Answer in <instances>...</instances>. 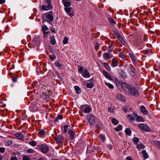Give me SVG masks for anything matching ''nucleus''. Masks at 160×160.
Listing matches in <instances>:
<instances>
[{"mask_svg":"<svg viewBox=\"0 0 160 160\" xmlns=\"http://www.w3.org/2000/svg\"><path fill=\"white\" fill-rule=\"evenodd\" d=\"M46 2L48 3V5H42L40 7V9L41 10L47 11L50 8V0H46Z\"/></svg>","mask_w":160,"mask_h":160,"instance_id":"nucleus-9","label":"nucleus"},{"mask_svg":"<svg viewBox=\"0 0 160 160\" xmlns=\"http://www.w3.org/2000/svg\"><path fill=\"white\" fill-rule=\"evenodd\" d=\"M108 50L111 52L112 50V48H111V47H108Z\"/></svg>","mask_w":160,"mask_h":160,"instance_id":"nucleus-63","label":"nucleus"},{"mask_svg":"<svg viewBox=\"0 0 160 160\" xmlns=\"http://www.w3.org/2000/svg\"><path fill=\"white\" fill-rule=\"evenodd\" d=\"M45 68L46 70L44 72V73L45 74H47V75H49L48 74L49 73V70L48 69V70L47 68H48V69L49 68V65H48L47 67L46 65L45 66Z\"/></svg>","mask_w":160,"mask_h":160,"instance_id":"nucleus-39","label":"nucleus"},{"mask_svg":"<svg viewBox=\"0 0 160 160\" xmlns=\"http://www.w3.org/2000/svg\"><path fill=\"white\" fill-rule=\"evenodd\" d=\"M108 112L111 113L113 112V109L112 107H109L108 108Z\"/></svg>","mask_w":160,"mask_h":160,"instance_id":"nucleus-50","label":"nucleus"},{"mask_svg":"<svg viewBox=\"0 0 160 160\" xmlns=\"http://www.w3.org/2000/svg\"><path fill=\"white\" fill-rule=\"evenodd\" d=\"M122 126L119 124L115 128V130L116 131H118L122 130Z\"/></svg>","mask_w":160,"mask_h":160,"instance_id":"nucleus-33","label":"nucleus"},{"mask_svg":"<svg viewBox=\"0 0 160 160\" xmlns=\"http://www.w3.org/2000/svg\"><path fill=\"white\" fill-rule=\"evenodd\" d=\"M101 139L102 140V141H103L105 140V137L104 136H102L101 137Z\"/></svg>","mask_w":160,"mask_h":160,"instance_id":"nucleus-62","label":"nucleus"},{"mask_svg":"<svg viewBox=\"0 0 160 160\" xmlns=\"http://www.w3.org/2000/svg\"><path fill=\"white\" fill-rule=\"evenodd\" d=\"M42 30L43 38L45 39H47L50 35V32L48 28L46 25H44L42 26Z\"/></svg>","mask_w":160,"mask_h":160,"instance_id":"nucleus-2","label":"nucleus"},{"mask_svg":"<svg viewBox=\"0 0 160 160\" xmlns=\"http://www.w3.org/2000/svg\"><path fill=\"white\" fill-rule=\"evenodd\" d=\"M158 67L159 68V72L160 73V62H159L158 64Z\"/></svg>","mask_w":160,"mask_h":160,"instance_id":"nucleus-64","label":"nucleus"},{"mask_svg":"<svg viewBox=\"0 0 160 160\" xmlns=\"http://www.w3.org/2000/svg\"><path fill=\"white\" fill-rule=\"evenodd\" d=\"M74 88L77 93L79 94L81 92L80 89L78 86H76L74 87Z\"/></svg>","mask_w":160,"mask_h":160,"instance_id":"nucleus-31","label":"nucleus"},{"mask_svg":"<svg viewBox=\"0 0 160 160\" xmlns=\"http://www.w3.org/2000/svg\"><path fill=\"white\" fill-rule=\"evenodd\" d=\"M39 149L43 153H47L49 151V147L44 144H42L39 147Z\"/></svg>","mask_w":160,"mask_h":160,"instance_id":"nucleus-11","label":"nucleus"},{"mask_svg":"<svg viewBox=\"0 0 160 160\" xmlns=\"http://www.w3.org/2000/svg\"><path fill=\"white\" fill-rule=\"evenodd\" d=\"M157 143L158 145V147L160 148V142L158 141L157 142Z\"/></svg>","mask_w":160,"mask_h":160,"instance_id":"nucleus-60","label":"nucleus"},{"mask_svg":"<svg viewBox=\"0 0 160 160\" xmlns=\"http://www.w3.org/2000/svg\"><path fill=\"white\" fill-rule=\"evenodd\" d=\"M56 58V57L55 55L52 54L51 55V59L52 61L54 60Z\"/></svg>","mask_w":160,"mask_h":160,"instance_id":"nucleus-47","label":"nucleus"},{"mask_svg":"<svg viewBox=\"0 0 160 160\" xmlns=\"http://www.w3.org/2000/svg\"><path fill=\"white\" fill-rule=\"evenodd\" d=\"M64 10L67 14L70 17L74 16V9L72 7L64 8Z\"/></svg>","mask_w":160,"mask_h":160,"instance_id":"nucleus-6","label":"nucleus"},{"mask_svg":"<svg viewBox=\"0 0 160 160\" xmlns=\"http://www.w3.org/2000/svg\"><path fill=\"white\" fill-rule=\"evenodd\" d=\"M141 153L143 156L144 159H146L149 158V155L145 150H142Z\"/></svg>","mask_w":160,"mask_h":160,"instance_id":"nucleus-23","label":"nucleus"},{"mask_svg":"<svg viewBox=\"0 0 160 160\" xmlns=\"http://www.w3.org/2000/svg\"><path fill=\"white\" fill-rule=\"evenodd\" d=\"M27 152H28V153H32L35 152V151L32 149H29L27 150Z\"/></svg>","mask_w":160,"mask_h":160,"instance_id":"nucleus-46","label":"nucleus"},{"mask_svg":"<svg viewBox=\"0 0 160 160\" xmlns=\"http://www.w3.org/2000/svg\"><path fill=\"white\" fill-rule=\"evenodd\" d=\"M92 82L88 83H87V87L88 88H91L93 87Z\"/></svg>","mask_w":160,"mask_h":160,"instance_id":"nucleus-40","label":"nucleus"},{"mask_svg":"<svg viewBox=\"0 0 160 160\" xmlns=\"http://www.w3.org/2000/svg\"><path fill=\"white\" fill-rule=\"evenodd\" d=\"M127 94L133 96L137 97L139 95L138 90L137 88L131 86Z\"/></svg>","mask_w":160,"mask_h":160,"instance_id":"nucleus-3","label":"nucleus"},{"mask_svg":"<svg viewBox=\"0 0 160 160\" xmlns=\"http://www.w3.org/2000/svg\"><path fill=\"white\" fill-rule=\"evenodd\" d=\"M126 160H132V158L130 156L127 157L126 158Z\"/></svg>","mask_w":160,"mask_h":160,"instance_id":"nucleus-56","label":"nucleus"},{"mask_svg":"<svg viewBox=\"0 0 160 160\" xmlns=\"http://www.w3.org/2000/svg\"><path fill=\"white\" fill-rule=\"evenodd\" d=\"M55 64L57 67H58L59 68H61L62 67V64H61L60 63H58L57 62H55Z\"/></svg>","mask_w":160,"mask_h":160,"instance_id":"nucleus-41","label":"nucleus"},{"mask_svg":"<svg viewBox=\"0 0 160 160\" xmlns=\"http://www.w3.org/2000/svg\"><path fill=\"white\" fill-rule=\"evenodd\" d=\"M68 38L67 37H65L64 38L63 40V43L64 44H66L68 43Z\"/></svg>","mask_w":160,"mask_h":160,"instance_id":"nucleus-37","label":"nucleus"},{"mask_svg":"<svg viewBox=\"0 0 160 160\" xmlns=\"http://www.w3.org/2000/svg\"><path fill=\"white\" fill-rule=\"evenodd\" d=\"M114 34L117 37L118 40L124 45L126 44V42L123 39L122 37L120 35V34L117 31L114 32Z\"/></svg>","mask_w":160,"mask_h":160,"instance_id":"nucleus-10","label":"nucleus"},{"mask_svg":"<svg viewBox=\"0 0 160 160\" xmlns=\"http://www.w3.org/2000/svg\"><path fill=\"white\" fill-rule=\"evenodd\" d=\"M57 143L59 144L63 142L64 140L63 138L61 136H59L55 139Z\"/></svg>","mask_w":160,"mask_h":160,"instance_id":"nucleus-16","label":"nucleus"},{"mask_svg":"<svg viewBox=\"0 0 160 160\" xmlns=\"http://www.w3.org/2000/svg\"><path fill=\"white\" fill-rule=\"evenodd\" d=\"M133 141L135 144L137 145L139 141V139L137 138H134L133 139Z\"/></svg>","mask_w":160,"mask_h":160,"instance_id":"nucleus-36","label":"nucleus"},{"mask_svg":"<svg viewBox=\"0 0 160 160\" xmlns=\"http://www.w3.org/2000/svg\"><path fill=\"white\" fill-rule=\"evenodd\" d=\"M125 132L126 135L128 136H131V135L132 131L129 128H126L125 130Z\"/></svg>","mask_w":160,"mask_h":160,"instance_id":"nucleus-28","label":"nucleus"},{"mask_svg":"<svg viewBox=\"0 0 160 160\" xmlns=\"http://www.w3.org/2000/svg\"><path fill=\"white\" fill-rule=\"evenodd\" d=\"M134 115L136 116V120L138 122H143L145 121L144 119L141 116H138L137 114L135 113H134Z\"/></svg>","mask_w":160,"mask_h":160,"instance_id":"nucleus-19","label":"nucleus"},{"mask_svg":"<svg viewBox=\"0 0 160 160\" xmlns=\"http://www.w3.org/2000/svg\"><path fill=\"white\" fill-rule=\"evenodd\" d=\"M5 0H0V4H2L5 2Z\"/></svg>","mask_w":160,"mask_h":160,"instance_id":"nucleus-57","label":"nucleus"},{"mask_svg":"<svg viewBox=\"0 0 160 160\" xmlns=\"http://www.w3.org/2000/svg\"><path fill=\"white\" fill-rule=\"evenodd\" d=\"M39 133L40 135H43L45 133V131L42 129L39 131Z\"/></svg>","mask_w":160,"mask_h":160,"instance_id":"nucleus-48","label":"nucleus"},{"mask_svg":"<svg viewBox=\"0 0 160 160\" xmlns=\"http://www.w3.org/2000/svg\"><path fill=\"white\" fill-rule=\"evenodd\" d=\"M29 143L30 145L33 147H34L36 145V142L34 141H32L29 142Z\"/></svg>","mask_w":160,"mask_h":160,"instance_id":"nucleus-38","label":"nucleus"},{"mask_svg":"<svg viewBox=\"0 0 160 160\" xmlns=\"http://www.w3.org/2000/svg\"><path fill=\"white\" fill-rule=\"evenodd\" d=\"M82 75L84 78H89L90 76L89 72H88L87 70L85 68L84 69V70L82 74Z\"/></svg>","mask_w":160,"mask_h":160,"instance_id":"nucleus-20","label":"nucleus"},{"mask_svg":"<svg viewBox=\"0 0 160 160\" xmlns=\"http://www.w3.org/2000/svg\"><path fill=\"white\" fill-rule=\"evenodd\" d=\"M112 55L110 53L104 52L103 54V58L106 60H108L112 58Z\"/></svg>","mask_w":160,"mask_h":160,"instance_id":"nucleus-14","label":"nucleus"},{"mask_svg":"<svg viewBox=\"0 0 160 160\" xmlns=\"http://www.w3.org/2000/svg\"><path fill=\"white\" fill-rule=\"evenodd\" d=\"M105 84L106 86L108 87L109 89H113L114 88V86L112 84L109 83L105 82Z\"/></svg>","mask_w":160,"mask_h":160,"instance_id":"nucleus-32","label":"nucleus"},{"mask_svg":"<svg viewBox=\"0 0 160 160\" xmlns=\"http://www.w3.org/2000/svg\"><path fill=\"white\" fill-rule=\"evenodd\" d=\"M118 60L116 58H113L111 61V65L112 67H115L118 65Z\"/></svg>","mask_w":160,"mask_h":160,"instance_id":"nucleus-15","label":"nucleus"},{"mask_svg":"<svg viewBox=\"0 0 160 160\" xmlns=\"http://www.w3.org/2000/svg\"><path fill=\"white\" fill-rule=\"evenodd\" d=\"M112 123L114 125H116L119 122L118 121L114 118H112Z\"/></svg>","mask_w":160,"mask_h":160,"instance_id":"nucleus-35","label":"nucleus"},{"mask_svg":"<svg viewBox=\"0 0 160 160\" xmlns=\"http://www.w3.org/2000/svg\"><path fill=\"white\" fill-rule=\"evenodd\" d=\"M23 160H29V159L27 157L25 156L23 157Z\"/></svg>","mask_w":160,"mask_h":160,"instance_id":"nucleus-55","label":"nucleus"},{"mask_svg":"<svg viewBox=\"0 0 160 160\" xmlns=\"http://www.w3.org/2000/svg\"><path fill=\"white\" fill-rule=\"evenodd\" d=\"M15 136L18 139L22 140L23 139V136L22 133H17L15 134Z\"/></svg>","mask_w":160,"mask_h":160,"instance_id":"nucleus-26","label":"nucleus"},{"mask_svg":"<svg viewBox=\"0 0 160 160\" xmlns=\"http://www.w3.org/2000/svg\"><path fill=\"white\" fill-rule=\"evenodd\" d=\"M17 78L16 77H13L12 78V80L13 82H16L17 81Z\"/></svg>","mask_w":160,"mask_h":160,"instance_id":"nucleus-51","label":"nucleus"},{"mask_svg":"<svg viewBox=\"0 0 160 160\" xmlns=\"http://www.w3.org/2000/svg\"><path fill=\"white\" fill-rule=\"evenodd\" d=\"M83 67H81L78 69V72L81 73V74L83 72Z\"/></svg>","mask_w":160,"mask_h":160,"instance_id":"nucleus-42","label":"nucleus"},{"mask_svg":"<svg viewBox=\"0 0 160 160\" xmlns=\"http://www.w3.org/2000/svg\"><path fill=\"white\" fill-rule=\"evenodd\" d=\"M62 2L64 6V8L70 7L72 3L71 0H62Z\"/></svg>","mask_w":160,"mask_h":160,"instance_id":"nucleus-13","label":"nucleus"},{"mask_svg":"<svg viewBox=\"0 0 160 160\" xmlns=\"http://www.w3.org/2000/svg\"><path fill=\"white\" fill-rule=\"evenodd\" d=\"M144 40L145 41H147V40L148 37L147 35H144Z\"/></svg>","mask_w":160,"mask_h":160,"instance_id":"nucleus-61","label":"nucleus"},{"mask_svg":"<svg viewBox=\"0 0 160 160\" xmlns=\"http://www.w3.org/2000/svg\"><path fill=\"white\" fill-rule=\"evenodd\" d=\"M129 55L134 64L135 66H136L137 65L136 58L133 54L131 53L129 54Z\"/></svg>","mask_w":160,"mask_h":160,"instance_id":"nucleus-17","label":"nucleus"},{"mask_svg":"<svg viewBox=\"0 0 160 160\" xmlns=\"http://www.w3.org/2000/svg\"><path fill=\"white\" fill-rule=\"evenodd\" d=\"M127 118L130 121H134L136 118V116L134 115V113H133L132 115H128Z\"/></svg>","mask_w":160,"mask_h":160,"instance_id":"nucleus-25","label":"nucleus"},{"mask_svg":"<svg viewBox=\"0 0 160 160\" xmlns=\"http://www.w3.org/2000/svg\"><path fill=\"white\" fill-rule=\"evenodd\" d=\"M108 20L109 22L112 25H114L116 24V22L111 17H109L108 18Z\"/></svg>","mask_w":160,"mask_h":160,"instance_id":"nucleus-30","label":"nucleus"},{"mask_svg":"<svg viewBox=\"0 0 160 160\" xmlns=\"http://www.w3.org/2000/svg\"><path fill=\"white\" fill-rule=\"evenodd\" d=\"M49 94L48 95L47 94H45L44 95V98H45L46 100L48 101H49L50 100V98L49 97Z\"/></svg>","mask_w":160,"mask_h":160,"instance_id":"nucleus-44","label":"nucleus"},{"mask_svg":"<svg viewBox=\"0 0 160 160\" xmlns=\"http://www.w3.org/2000/svg\"><path fill=\"white\" fill-rule=\"evenodd\" d=\"M81 110L82 112L85 113H89L92 110L91 106L87 105H84L81 106Z\"/></svg>","mask_w":160,"mask_h":160,"instance_id":"nucleus-4","label":"nucleus"},{"mask_svg":"<svg viewBox=\"0 0 160 160\" xmlns=\"http://www.w3.org/2000/svg\"><path fill=\"white\" fill-rule=\"evenodd\" d=\"M56 43V41L54 38L53 36L52 37H51V44L54 45Z\"/></svg>","mask_w":160,"mask_h":160,"instance_id":"nucleus-34","label":"nucleus"},{"mask_svg":"<svg viewBox=\"0 0 160 160\" xmlns=\"http://www.w3.org/2000/svg\"><path fill=\"white\" fill-rule=\"evenodd\" d=\"M53 20V17L51 15V22Z\"/></svg>","mask_w":160,"mask_h":160,"instance_id":"nucleus-59","label":"nucleus"},{"mask_svg":"<svg viewBox=\"0 0 160 160\" xmlns=\"http://www.w3.org/2000/svg\"><path fill=\"white\" fill-rule=\"evenodd\" d=\"M17 158L16 157H12L10 160H17Z\"/></svg>","mask_w":160,"mask_h":160,"instance_id":"nucleus-54","label":"nucleus"},{"mask_svg":"<svg viewBox=\"0 0 160 160\" xmlns=\"http://www.w3.org/2000/svg\"><path fill=\"white\" fill-rule=\"evenodd\" d=\"M95 45L96 46V47H97L98 48V49H99V45L98 44V43L97 42H95Z\"/></svg>","mask_w":160,"mask_h":160,"instance_id":"nucleus-58","label":"nucleus"},{"mask_svg":"<svg viewBox=\"0 0 160 160\" xmlns=\"http://www.w3.org/2000/svg\"><path fill=\"white\" fill-rule=\"evenodd\" d=\"M5 150V148H0V152L2 153H3Z\"/></svg>","mask_w":160,"mask_h":160,"instance_id":"nucleus-52","label":"nucleus"},{"mask_svg":"<svg viewBox=\"0 0 160 160\" xmlns=\"http://www.w3.org/2000/svg\"><path fill=\"white\" fill-rule=\"evenodd\" d=\"M116 97L117 99L122 102H125L126 100L125 97L120 94H117Z\"/></svg>","mask_w":160,"mask_h":160,"instance_id":"nucleus-21","label":"nucleus"},{"mask_svg":"<svg viewBox=\"0 0 160 160\" xmlns=\"http://www.w3.org/2000/svg\"><path fill=\"white\" fill-rule=\"evenodd\" d=\"M115 80L118 88H120L121 87H122L124 92L127 94L128 92L129 89L132 86L128 84L125 82H120L117 78L115 79Z\"/></svg>","mask_w":160,"mask_h":160,"instance_id":"nucleus-1","label":"nucleus"},{"mask_svg":"<svg viewBox=\"0 0 160 160\" xmlns=\"http://www.w3.org/2000/svg\"><path fill=\"white\" fill-rule=\"evenodd\" d=\"M103 74L108 79H110L111 77L109 74L106 71H103Z\"/></svg>","mask_w":160,"mask_h":160,"instance_id":"nucleus-27","label":"nucleus"},{"mask_svg":"<svg viewBox=\"0 0 160 160\" xmlns=\"http://www.w3.org/2000/svg\"><path fill=\"white\" fill-rule=\"evenodd\" d=\"M118 72L119 75L122 78H126L127 75L126 73L122 69H119L118 70Z\"/></svg>","mask_w":160,"mask_h":160,"instance_id":"nucleus-18","label":"nucleus"},{"mask_svg":"<svg viewBox=\"0 0 160 160\" xmlns=\"http://www.w3.org/2000/svg\"><path fill=\"white\" fill-rule=\"evenodd\" d=\"M68 133L70 135V138L73 139L74 138V132L71 130H69L68 131Z\"/></svg>","mask_w":160,"mask_h":160,"instance_id":"nucleus-29","label":"nucleus"},{"mask_svg":"<svg viewBox=\"0 0 160 160\" xmlns=\"http://www.w3.org/2000/svg\"><path fill=\"white\" fill-rule=\"evenodd\" d=\"M69 126L68 125H66L64 126L63 129V132L64 133H66L67 131V128Z\"/></svg>","mask_w":160,"mask_h":160,"instance_id":"nucleus-43","label":"nucleus"},{"mask_svg":"<svg viewBox=\"0 0 160 160\" xmlns=\"http://www.w3.org/2000/svg\"><path fill=\"white\" fill-rule=\"evenodd\" d=\"M139 128L142 131L145 132H149L150 130V128L147 125L143 124L141 123L138 125Z\"/></svg>","mask_w":160,"mask_h":160,"instance_id":"nucleus-5","label":"nucleus"},{"mask_svg":"<svg viewBox=\"0 0 160 160\" xmlns=\"http://www.w3.org/2000/svg\"><path fill=\"white\" fill-rule=\"evenodd\" d=\"M63 118V116H62V115H58L57 118H56V119L57 120H58L59 119H62Z\"/></svg>","mask_w":160,"mask_h":160,"instance_id":"nucleus-53","label":"nucleus"},{"mask_svg":"<svg viewBox=\"0 0 160 160\" xmlns=\"http://www.w3.org/2000/svg\"><path fill=\"white\" fill-rule=\"evenodd\" d=\"M128 71L131 76L134 77L136 75L135 69L133 66L129 67L128 68Z\"/></svg>","mask_w":160,"mask_h":160,"instance_id":"nucleus-12","label":"nucleus"},{"mask_svg":"<svg viewBox=\"0 0 160 160\" xmlns=\"http://www.w3.org/2000/svg\"><path fill=\"white\" fill-rule=\"evenodd\" d=\"M36 71L37 74L39 75L40 73H41V72H40V68H39V67L36 68Z\"/></svg>","mask_w":160,"mask_h":160,"instance_id":"nucleus-49","label":"nucleus"},{"mask_svg":"<svg viewBox=\"0 0 160 160\" xmlns=\"http://www.w3.org/2000/svg\"><path fill=\"white\" fill-rule=\"evenodd\" d=\"M86 118L90 125H93L95 122V119L93 115L91 114H88Z\"/></svg>","mask_w":160,"mask_h":160,"instance_id":"nucleus-8","label":"nucleus"},{"mask_svg":"<svg viewBox=\"0 0 160 160\" xmlns=\"http://www.w3.org/2000/svg\"><path fill=\"white\" fill-rule=\"evenodd\" d=\"M140 110L145 115H147L148 111L146 109L145 107L143 105H141L140 107Z\"/></svg>","mask_w":160,"mask_h":160,"instance_id":"nucleus-22","label":"nucleus"},{"mask_svg":"<svg viewBox=\"0 0 160 160\" xmlns=\"http://www.w3.org/2000/svg\"><path fill=\"white\" fill-rule=\"evenodd\" d=\"M136 148L139 151H140L141 150L144 149L145 148V147L143 144L140 143L137 145Z\"/></svg>","mask_w":160,"mask_h":160,"instance_id":"nucleus-24","label":"nucleus"},{"mask_svg":"<svg viewBox=\"0 0 160 160\" xmlns=\"http://www.w3.org/2000/svg\"><path fill=\"white\" fill-rule=\"evenodd\" d=\"M42 17L43 20L42 22H46L50 23V12L42 14Z\"/></svg>","mask_w":160,"mask_h":160,"instance_id":"nucleus-7","label":"nucleus"},{"mask_svg":"<svg viewBox=\"0 0 160 160\" xmlns=\"http://www.w3.org/2000/svg\"><path fill=\"white\" fill-rule=\"evenodd\" d=\"M128 109L129 108L128 106H125L122 108L123 110L125 112H127L128 110Z\"/></svg>","mask_w":160,"mask_h":160,"instance_id":"nucleus-45","label":"nucleus"}]
</instances>
